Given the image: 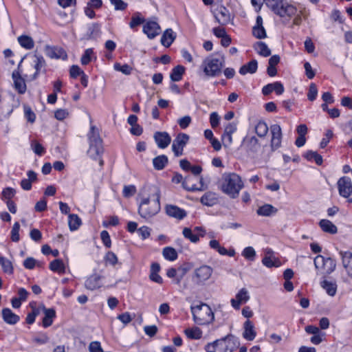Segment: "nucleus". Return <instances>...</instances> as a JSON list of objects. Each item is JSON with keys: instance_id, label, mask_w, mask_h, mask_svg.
Wrapping results in <instances>:
<instances>
[{"instance_id": "obj_1", "label": "nucleus", "mask_w": 352, "mask_h": 352, "mask_svg": "<svg viewBox=\"0 0 352 352\" xmlns=\"http://www.w3.org/2000/svg\"><path fill=\"white\" fill-rule=\"evenodd\" d=\"M244 187V183L241 177L234 173H224L222 176L221 189L228 195L236 196Z\"/></svg>"}, {"instance_id": "obj_2", "label": "nucleus", "mask_w": 352, "mask_h": 352, "mask_svg": "<svg viewBox=\"0 0 352 352\" xmlns=\"http://www.w3.org/2000/svg\"><path fill=\"white\" fill-rule=\"evenodd\" d=\"M263 2L274 14L280 17H292L297 12L296 7L286 0H263Z\"/></svg>"}, {"instance_id": "obj_3", "label": "nucleus", "mask_w": 352, "mask_h": 352, "mask_svg": "<svg viewBox=\"0 0 352 352\" xmlns=\"http://www.w3.org/2000/svg\"><path fill=\"white\" fill-rule=\"evenodd\" d=\"M191 312L194 322L199 325H204L211 323L214 320V314L207 304L191 306Z\"/></svg>"}, {"instance_id": "obj_4", "label": "nucleus", "mask_w": 352, "mask_h": 352, "mask_svg": "<svg viewBox=\"0 0 352 352\" xmlns=\"http://www.w3.org/2000/svg\"><path fill=\"white\" fill-rule=\"evenodd\" d=\"M224 64L225 57L223 56H209L203 61L202 67L206 75L214 77L221 73Z\"/></svg>"}, {"instance_id": "obj_5", "label": "nucleus", "mask_w": 352, "mask_h": 352, "mask_svg": "<svg viewBox=\"0 0 352 352\" xmlns=\"http://www.w3.org/2000/svg\"><path fill=\"white\" fill-rule=\"evenodd\" d=\"M87 136L89 142L87 153L91 157L96 159L103 151L98 129L95 126H91Z\"/></svg>"}, {"instance_id": "obj_6", "label": "nucleus", "mask_w": 352, "mask_h": 352, "mask_svg": "<svg viewBox=\"0 0 352 352\" xmlns=\"http://www.w3.org/2000/svg\"><path fill=\"white\" fill-rule=\"evenodd\" d=\"M314 265L318 274L327 276L331 274L336 267V262L332 258H324L322 255H318L315 257Z\"/></svg>"}, {"instance_id": "obj_7", "label": "nucleus", "mask_w": 352, "mask_h": 352, "mask_svg": "<svg viewBox=\"0 0 352 352\" xmlns=\"http://www.w3.org/2000/svg\"><path fill=\"white\" fill-rule=\"evenodd\" d=\"M45 65V61L43 56L34 55L30 60V65L25 68V77L28 80L36 79L42 68Z\"/></svg>"}, {"instance_id": "obj_8", "label": "nucleus", "mask_w": 352, "mask_h": 352, "mask_svg": "<svg viewBox=\"0 0 352 352\" xmlns=\"http://www.w3.org/2000/svg\"><path fill=\"white\" fill-rule=\"evenodd\" d=\"M160 210V199H143L139 206V214L143 218L148 219Z\"/></svg>"}, {"instance_id": "obj_9", "label": "nucleus", "mask_w": 352, "mask_h": 352, "mask_svg": "<svg viewBox=\"0 0 352 352\" xmlns=\"http://www.w3.org/2000/svg\"><path fill=\"white\" fill-rule=\"evenodd\" d=\"M214 342L221 352H233L239 346V338L233 335H228Z\"/></svg>"}, {"instance_id": "obj_10", "label": "nucleus", "mask_w": 352, "mask_h": 352, "mask_svg": "<svg viewBox=\"0 0 352 352\" xmlns=\"http://www.w3.org/2000/svg\"><path fill=\"white\" fill-rule=\"evenodd\" d=\"M213 273V269L207 265H203L195 269L192 280L197 285H204L206 281L210 279Z\"/></svg>"}, {"instance_id": "obj_11", "label": "nucleus", "mask_w": 352, "mask_h": 352, "mask_svg": "<svg viewBox=\"0 0 352 352\" xmlns=\"http://www.w3.org/2000/svg\"><path fill=\"white\" fill-rule=\"evenodd\" d=\"M270 131L271 134L270 146L274 151L281 146L282 142V129L279 124H274L270 126Z\"/></svg>"}, {"instance_id": "obj_12", "label": "nucleus", "mask_w": 352, "mask_h": 352, "mask_svg": "<svg viewBox=\"0 0 352 352\" xmlns=\"http://www.w3.org/2000/svg\"><path fill=\"white\" fill-rule=\"evenodd\" d=\"M189 136L186 133H179L173 140L172 150L176 157L183 155V149L188 143Z\"/></svg>"}, {"instance_id": "obj_13", "label": "nucleus", "mask_w": 352, "mask_h": 352, "mask_svg": "<svg viewBox=\"0 0 352 352\" xmlns=\"http://www.w3.org/2000/svg\"><path fill=\"white\" fill-rule=\"evenodd\" d=\"M338 188L340 195L348 198L352 194V182L349 177H342L338 181Z\"/></svg>"}, {"instance_id": "obj_14", "label": "nucleus", "mask_w": 352, "mask_h": 352, "mask_svg": "<svg viewBox=\"0 0 352 352\" xmlns=\"http://www.w3.org/2000/svg\"><path fill=\"white\" fill-rule=\"evenodd\" d=\"M236 124L228 123L224 128L221 140L225 147H229L232 143V134L236 131Z\"/></svg>"}, {"instance_id": "obj_15", "label": "nucleus", "mask_w": 352, "mask_h": 352, "mask_svg": "<svg viewBox=\"0 0 352 352\" xmlns=\"http://www.w3.org/2000/svg\"><path fill=\"white\" fill-rule=\"evenodd\" d=\"M160 26L153 21H148L143 25V32L150 39L154 38L160 33Z\"/></svg>"}, {"instance_id": "obj_16", "label": "nucleus", "mask_w": 352, "mask_h": 352, "mask_svg": "<svg viewBox=\"0 0 352 352\" xmlns=\"http://www.w3.org/2000/svg\"><path fill=\"white\" fill-rule=\"evenodd\" d=\"M339 254L346 275L352 279V252L349 251H340Z\"/></svg>"}, {"instance_id": "obj_17", "label": "nucleus", "mask_w": 352, "mask_h": 352, "mask_svg": "<svg viewBox=\"0 0 352 352\" xmlns=\"http://www.w3.org/2000/svg\"><path fill=\"white\" fill-rule=\"evenodd\" d=\"M249 299L250 296L248 290L245 288H242L236 294V298L231 299L230 302L235 309H239L241 305L247 302Z\"/></svg>"}, {"instance_id": "obj_18", "label": "nucleus", "mask_w": 352, "mask_h": 352, "mask_svg": "<svg viewBox=\"0 0 352 352\" xmlns=\"http://www.w3.org/2000/svg\"><path fill=\"white\" fill-rule=\"evenodd\" d=\"M214 17L221 25H225L230 21L229 11L224 6L218 7L214 11Z\"/></svg>"}, {"instance_id": "obj_19", "label": "nucleus", "mask_w": 352, "mask_h": 352, "mask_svg": "<svg viewBox=\"0 0 352 352\" xmlns=\"http://www.w3.org/2000/svg\"><path fill=\"white\" fill-rule=\"evenodd\" d=\"M45 54L51 58H60L65 60L67 58V53L63 49L60 47L47 45L45 49Z\"/></svg>"}, {"instance_id": "obj_20", "label": "nucleus", "mask_w": 352, "mask_h": 352, "mask_svg": "<svg viewBox=\"0 0 352 352\" xmlns=\"http://www.w3.org/2000/svg\"><path fill=\"white\" fill-rule=\"evenodd\" d=\"M153 138L160 148H166L171 142V138L167 132H155Z\"/></svg>"}, {"instance_id": "obj_21", "label": "nucleus", "mask_w": 352, "mask_h": 352, "mask_svg": "<svg viewBox=\"0 0 352 352\" xmlns=\"http://www.w3.org/2000/svg\"><path fill=\"white\" fill-rule=\"evenodd\" d=\"M243 337L248 341L253 340L256 336V331L252 321L247 320L243 324Z\"/></svg>"}, {"instance_id": "obj_22", "label": "nucleus", "mask_w": 352, "mask_h": 352, "mask_svg": "<svg viewBox=\"0 0 352 352\" xmlns=\"http://www.w3.org/2000/svg\"><path fill=\"white\" fill-rule=\"evenodd\" d=\"M15 89L21 94L26 91V85L19 71H14L12 74Z\"/></svg>"}, {"instance_id": "obj_23", "label": "nucleus", "mask_w": 352, "mask_h": 352, "mask_svg": "<svg viewBox=\"0 0 352 352\" xmlns=\"http://www.w3.org/2000/svg\"><path fill=\"white\" fill-rule=\"evenodd\" d=\"M284 90V87L281 82H275L264 86L262 92L263 95H269L272 91H275L277 95H281Z\"/></svg>"}, {"instance_id": "obj_24", "label": "nucleus", "mask_w": 352, "mask_h": 352, "mask_svg": "<svg viewBox=\"0 0 352 352\" xmlns=\"http://www.w3.org/2000/svg\"><path fill=\"white\" fill-rule=\"evenodd\" d=\"M195 179L197 180V179L190 176L186 177L182 182L183 187L188 191L203 190V179L199 178L200 187H198L196 184H193Z\"/></svg>"}, {"instance_id": "obj_25", "label": "nucleus", "mask_w": 352, "mask_h": 352, "mask_svg": "<svg viewBox=\"0 0 352 352\" xmlns=\"http://www.w3.org/2000/svg\"><path fill=\"white\" fill-rule=\"evenodd\" d=\"M101 279L102 276L100 275L97 274H92L85 280V286L89 290L98 289L101 287Z\"/></svg>"}, {"instance_id": "obj_26", "label": "nucleus", "mask_w": 352, "mask_h": 352, "mask_svg": "<svg viewBox=\"0 0 352 352\" xmlns=\"http://www.w3.org/2000/svg\"><path fill=\"white\" fill-rule=\"evenodd\" d=\"M243 144L247 151L251 153H256L259 148L258 140L255 136H246L243 139Z\"/></svg>"}, {"instance_id": "obj_27", "label": "nucleus", "mask_w": 352, "mask_h": 352, "mask_svg": "<svg viewBox=\"0 0 352 352\" xmlns=\"http://www.w3.org/2000/svg\"><path fill=\"white\" fill-rule=\"evenodd\" d=\"M1 314L4 322L7 324L13 325L16 324L20 320L19 316L12 312L9 308L3 309Z\"/></svg>"}, {"instance_id": "obj_28", "label": "nucleus", "mask_w": 352, "mask_h": 352, "mask_svg": "<svg viewBox=\"0 0 352 352\" xmlns=\"http://www.w3.org/2000/svg\"><path fill=\"white\" fill-rule=\"evenodd\" d=\"M166 212L168 216L178 219H182L186 216L185 210L173 205H168L166 208Z\"/></svg>"}, {"instance_id": "obj_29", "label": "nucleus", "mask_w": 352, "mask_h": 352, "mask_svg": "<svg viewBox=\"0 0 352 352\" xmlns=\"http://www.w3.org/2000/svg\"><path fill=\"white\" fill-rule=\"evenodd\" d=\"M42 309L45 315L42 323L43 326L47 328L52 324L53 320L56 317V311L54 309H47L46 307H42Z\"/></svg>"}, {"instance_id": "obj_30", "label": "nucleus", "mask_w": 352, "mask_h": 352, "mask_svg": "<svg viewBox=\"0 0 352 352\" xmlns=\"http://www.w3.org/2000/svg\"><path fill=\"white\" fill-rule=\"evenodd\" d=\"M176 38V35L172 29H167L162 34L161 43L166 47H168Z\"/></svg>"}, {"instance_id": "obj_31", "label": "nucleus", "mask_w": 352, "mask_h": 352, "mask_svg": "<svg viewBox=\"0 0 352 352\" xmlns=\"http://www.w3.org/2000/svg\"><path fill=\"white\" fill-rule=\"evenodd\" d=\"M258 67V63L256 60H252L248 63L243 65L240 69L239 73L241 75H245L247 74H254L256 72Z\"/></svg>"}, {"instance_id": "obj_32", "label": "nucleus", "mask_w": 352, "mask_h": 352, "mask_svg": "<svg viewBox=\"0 0 352 352\" xmlns=\"http://www.w3.org/2000/svg\"><path fill=\"white\" fill-rule=\"evenodd\" d=\"M319 224L321 229L325 232L336 234L338 232L337 227L329 220L322 219Z\"/></svg>"}, {"instance_id": "obj_33", "label": "nucleus", "mask_w": 352, "mask_h": 352, "mask_svg": "<svg viewBox=\"0 0 352 352\" xmlns=\"http://www.w3.org/2000/svg\"><path fill=\"white\" fill-rule=\"evenodd\" d=\"M277 209L270 204H265L259 207L257 210V214L260 216L268 217L276 214Z\"/></svg>"}, {"instance_id": "obj_34", "label": "nucleus", "mask_w": 352, "mask_h": 352, "mask_svg": "<svg viewBox=\"0 0 352 352\" xmlns=\"http://www.w3.org/2000/svg\"><path fill=\"white\" fill-rule=\"evenodd\" d=\"M81 219L77 214H70L68 216V225L71 231H74L78 229L81 225Z\"/></svg>"}, {"instance_id": "obj_35", "label": "nucleus", "mask_w": 352, "mask_h": 352, "mask_svg": "<svg viewBox=\"0 0 352 352\" xmlns=\"http://www.w3.org/2000/svg\"><path fill=\"white\" fill-rule=\"evenodd\" d=\"M254 50L258 54L264 57L269 56L271 54V50L268 46L263 42H257L255 43Z\"/></svg>"}, {"instance_id": "obj_36", "label": "nucleus", "mask_w": 352, "mask_h": 352, "mask_svg": "<svg viewBox=\"0 0 352 352\" xmlns=\"http://www.w3.org/2000/svg\"><path fill=\"white\" fill-rule=\"evenodd\" d=\"M320 285L329 296H335L337 291V285L335 283L324 280L321 282Z\"/></svg>"}, {"instance_id": "obj_37", "label": "nucleus", "mask_w": 352, "mask_h": 352, "mask_svg": "<svg viewBox=\"0 0 352 352\" xmlns=\"http://www.w3.org/2000/svg\"><path fill=\"white\" fill-rule=\"evenodd\" d=\"M100 35V28L97 23H93L88 29L86 34L87 39L96 38Z\"/></svg>"}, {"instance_id": "obj_38", "label": "nucleus", "mask_w": 352, "mask_h": 352, "mask_svg": "<svg viewBox=\"0 0 352 352\" xmlns=\"http://www.w3.org/2000/svg\"><path fill=\"white\" fill-rule=\"evenodd\" d=\"M18 41L21 47L27 50L32 49L34 45L33 39L30 36L26 35L20 36L18 38Z\"/></svg>"}, {"instance_id": "obj_39", "label": "nucleus", "mask_w": 352, "mask_h": 352, "mask_svg": "<svg viewBox=\"0 0 352 352\" xmlns=\"http://www.w3.org/2000/svg\"><path fill=\"white\" fill-rule=\"evenodd\" d=\"M185 69L183 66L177 65L174 67L170 73V78L173 82L179 81L184 73Z\"/></svg>"}, {"instance_id": "obj_40", "label": "nucleus", "mask_w": 352, "mask_h": 352, "mask_svg": "<svg viewBox=\"0 0 352 352\" xmlns=\"http://www.w3.org/2000/svg\"><path fill=\"white\" fill-rule=\"evenodd\" d=\"M168 163V157L164 155H159L153 160V166L157 170L163 169Z\"/></svg>"}, {"instance_id": "obj_41", "label": "nucleus", "mask_w": 352, "mask_h": 352, "mask_svg": "<svg viewBox=\"0 0 352 352\" xmlns=\"http://www.w3.org/2000/svg\"><path fill=\"white\" fill-rule=\"evenodd\" d=\"M50 269L55 272L63 274L65 272V265L60 259H56L50 263Z\"/></svg>"}, {"instance_id": "obj_42", "label": "nucleus", "mask_w": 352, "mask_h": 352, "mask_svg": "<svg viewBox=\"0 0 352 352\" xmlns=\"http://www.w3.org/2000/svg\"><path fill=\"white\" fill-rule=\"evenodd\" d=\"M269 128L265 122L260 121L255 126V132L258 136L264 138L267 135Z\"/></svg>"}, {"instance_id": "obj_43", "label": "nucleus", "mask_w": 352, "mask_h": 352, "mask_svg": "<svg viewBox=\"0 0 352 352\" xmlns=\"http://www.w3.org/2000/svg\"><path fill=\"white\" fill-rule=\"evenodd\" d=\"M163 256L168 261H173L177 258V253L176 250L171 247H166L162 251Z\"/></svg>"}, {"instance_id": "obj_44", "label": "nucleus", "mask_w": 352, "mask_h": 352, "mask_svg": "<svg viewBox=\"0 0 352 352\" xmlns=\"http://www.w3.org/2000/svg\"><path fill=\"white\" fill-rule=\"evenodd\" d=\"M185 334L190 339H199L202 336V331L199 327L186 329Z\"/></svg>"}, {"instance_id": "obj_45", "label": "nucleus", "mask_w": 352, "mask_h": 352, "mask_svg": "<svg viewBox=\"0 0 352 352\" xmlns=\"http://www.w3.org/2000/svg\"><path fill=\"white\" fill-rule=\"evenodd\" d=\"M304 157L308 160H314L318 165H321L323 162L322 157L316 151H308L305 153Z\"/></svg>"}, {"instance_id": "obj_46", "label": "nucleus", "mask_w": 352, "mask_h": 352, "mask_svg": "<svg viewBox=\"0 0 352 352\" xmlns=\"http://www.w3.org/2000/svg\"><path fill=\"white\" fill-rule=\"evenodd\" d=\"M0 265L5 273L10 274L13 273V267L11 261L5 257L0 256Z\"/></svg>"}, {"instance_id": "obj_47", "label": "nucleus", "mask_w": 352, "mask_h": 352, "mask_svg": "<svg viewBox=\"0 0 352 352\" xmlns=\"http://www.w3.org/2000/svg\"><path fill=\"white\" fill-rule=\"evenodd\" d=\"M116 71L122 72L124 75H130L133 71V68L127 64L121 65L119 63H116L113 65Z\"/></svg>"}, {"instance_id": "obj_48", "label": "nucleus", "mask_w": 352, "mask_h": 352, "mask_svg": "<svg viewBox=\"0 0 352 352\" xmlns=\"http://www.w3.org/2000/svg\"><path fill=\"white\" fill-rule=\"evenodd\" d=\"M182 234L186 239H188L192 243H197L199 240V236L194 234L192 230L189 228H184L183 229Z\"/></svg>"}, {"instance_id": "obj_49", "label": "nucleus", "mask_w": 352, "mask_h": 352, "mask_svg": "<svg viewBox=\"0 0 352 352\" xmlns=\"http://www.w3.org/2000/svg\"><path fill=\"white\" fill-rule=\"evenodd\" d=\"M242 256L248 260L254 261L256 256V252L252 247H247L243 250Z\"/></svg>"}, {"instance_id": "obj_50", "label": "nucleus", "mask_w": 352, "mask_h": 352, "mask_svg": "<svg viewBox=\"0 0 352 352\" xmlns=\"http://www.w3.org/2000/svg\"><path fill=\"white\" fill-rule=\"evenodd\" d=\"M20 225L18 222H15L11 230V239L14 242H18L20 239L19 237Z\"/></svg>"}, {"instance_id": "obj_51", "label": "nucleus", "mask_w": 352, "mask_h": 352, "mask_svg": "<svg viewBox=\"0 0 352 352\" xmlns=\"http://www.w3.org/2000/svg\"><path fill=\"white\" fill-rule=\"evenodd\" d=\"M93 54L94 51L92 49H87L80 58L81 64L83 65L89 64V62L91 60V56L93 55Z\"/></svg>"}, {"instance_id": "obj_52", "label": "nucleus", "mask_w": 352, "mask_h": 352, "mask_svg": "<svg viewBox=\"0 0 352 352\" xmlns=\"http://www.w3.org/2000/svg\"><path fill=\"white\" fill-rule=\"evenodd\" d=\"M252 34L257 38H264L266 37V32L263 27L254 26Z\"/></svg>"}, {"instance_id": "obj_53", "label": "nucleus", "mask_w": 352, "mask_h": 352, "mask_svg": "<svg viewBox=\"0 0 352 352\" xmlns=\"http://www.w3.org/2000/svg\"><path fill=\"white\" fill-rule=\"evenodd\" d=\"M136 192V188L134 185L124 186L123 188L124 197H133Z\"/></svg>"}, {"instance_id": "obj_54", "label": "nucleus", "mask_w": 352, "mask_h": 352, "mask_svg": "<svg viewBox=\"0 0 352 352\" xmlns=\"http://www.w3.org/2000/svg\"><path fill=\"white\" fill-rule=\"evenodd\" d=\"M31 147L33 151L38 155H41L44 153L45 149L43 146L38 142L34 140L31 143Z\"/></svg>"}, {"instance_id": "obj_55", "label": "nucleus", "mask_w": 352, "mask_h": 352, "mask_svg": "<svg viewBox=\"0 0 352 352\" xmlns=\"http://www.w3.org/2000/svg\"><path fill=\"white\" fill-rule=\"evenodd\" d=\"M105 261L110 265L114 266L118 262L117 256L113 252H108L105 256Z\"/></svg>"}, {"instance_id": "obj_56", "label": "nucleus", "mask_w": 352, "mask_h": 352, "mask_svg": "<svg viewBox=\"0 0 352 352\" xmlns=\"http://www.w3.org/2000/svg\"><path fill=\"white\" fill-rule=\"evenodd\" d=\"M318 94V89L314 83H311L309 86L307 98L309 100L313 101L316 99Z\"/></svg>"}, {"instance_id": "obj_57", "label": "nucleus", "mask_w": 352, "mask_h": 352, "mask_svg": "<svg viewBox=\"0 0 352 352\" xmlns=\"http://www.w3.org/2000/svg\"><path fill=\"white\" fill-rule=\"evenodd\" d=\"M100 238H101V240H102L103 244L107 248H110L111 247V241L109 232L107 231H106V230L102 231L101 233H100Z\"/></svg>"}, {"instance_id": "obj_58", "label": "nucleus", "mask_w": 352, "mask_h": 352, "mask_svg": "<svg viewBox=\"0 0 352 352\" xmlns=\"http://www.w3.org/2000/svg\"><path fill=\"white\" fill-rule=\"evenodd\" d=\"M191 118L189 116H185L179 118L177 121L178 124L182 129L187 128L191 122Z\"/></svg>"}, {"instance_id": "obj_59", "label": "nucleus", "mask_w": 352, "mask_h": 352, "mask_svg": "<svg viewBox=\"0 0 352 352\" xmlns=\"http://www.w3.org/2000/svg\"><path fill=\"white\" fill-rule=\"evenodd\" d=\"M220 116L217 112H212L210 116V122L212 128H216L219 124Z\"/></svg>"}, {"instance_id": "obj_60", "label": "nucleus", "mask_w": 352, "mask_h": 352, "mask_svg": "<svg viewBox=\"0 0 352 352\" xmlns=\"http://www.w3.org/2000/svg\"><path fill=\"white\" fill-rule=\"evenodd\" d=\"M89 352H103L100 343L98 341L91 342L89 345Z\"/></svg>"}, {"instance_id": "obj_61", "label": "nucleus", "mask_w": 352, "mask_h": 352, "mask_svg": "<svg viewBox=\"0 0 352 352\" xmlns=\"http://www.w3.org/2000/svg\"><path fill=\"white\" fill-rule=\"evenodd\" d=\"M37 261L32 257H28L23 261V266L28 270H32L36 265Z\"/></svg>"}, {"instance_id": "obj_62", "label": "nucleus", "mask_w": 352, "mask_h": 352, "mask_svg": "<svg viewBox=\"0 0 352 352\" xmlns=\"http://www.w3.org/2000/svg\"><path fill=\"white\" fill-rule=\"evenodd\" d=\"M69 74L71 77L76 78L78 76H82L84 72L78 65H72L70 68Z\"/></svg>"}, {"instance_id": "obj_63", "label": "nucleus", "mask_w": 352, "mask_h": 352, "mask_svg": "<svg viewBox=\"0 0 352 352\" xmlns=\"http://www.w3.org/2000/svg\"><path fill=\"white\" fill-rule=\"evenodd\" d=\"M24 111H25V116L26 119L29 122L33 123L35 121V118H36V116H35L34 113L28 107H25Z\"/></svg>"}, {"instance_id": "obj_64", "label": "nucleus", "mask_w": 352, "mask_h": 352, "mask_svg": "<svg viewBox=\"0 0 352 352\" xmlns=\"http://www.w3.org/2000/svg\"><path fill=\"white\" fill-rule=\"evenodd\" d=\"M150 228L147 226H142L138 230L139 235L142 239H146L150 236Z\"/></svg>"}]
</instances>
